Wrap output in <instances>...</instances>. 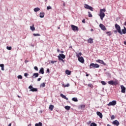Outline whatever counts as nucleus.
Listing matches in <instances>:
<instances>
[{
	"mask_svg": "<svg viewBox=\"0 0 126 126\" xmlns=\"http://www.w3.org/2000/svg\"><path fill=\"white\" fill-rule=\"evenodd\" d=\"M104 12H106V9L105 8L101 9L99 11V16L101 20H103V19H104V18L105 17Z\"/></svg>",
	"mask_w": 126,
	"mask_h": 126,
	"instance_id": "nucleus-1",
	"label": "nucleus"
},
{
	"mask_svg": "<svg viewBox=\"0 0 126 126\" xmlns=\"http://www.w3.org/2000/svg\"><path fill=\"white\" fill-rule=\"evenodd\" d=\"M108 84L109 85H115V86H117L118 84H119V81L116 80L115 81L113 80H111L108 82Z\"/></svg>",
	"mask_w": 126,
	"mask_h": 126,
	"instance_id": "nucleus-2",
	"label": "nucleus"
},
{
	"mask_svg": "<svg viewBox=\"0 0 126 126\" xmlns=\"http://www.w3.org/2000/svg\"><path fill=\"white\" fill-rule=\"evenodd\" d=\"M100 65L97 63H91L90 65V68H99Z\"/></svg>",
	"mask_w": 126,
	"mask_h": 126,
	"instance_id": "nucleus-3",
	"label": "nucleus"
},
{
	"mask_svg": "<svg viewBox=\"0 0 126 126\" xmlns=\"http://www.w3.org/2000/svg\"><path fill=\"white\" fill-rule=\"evenodd\" d=\"M71 28L73 31H77V32L79 30V29L76 26L73 25H71Z\"/></svg>",
	"mask_w": 126,
	"mask_h": 126,
	"instance_id": "nucleus-4",
	"label": "nucleus"
},
{
	"mask_svg": "<svg viewBox=\"0 0 126 126\" xmlns=\"http://www.w3.org/2000/svg\"><path fill=\"white\" fill-rule=\"evenodd\" d=\"M117 105V101L116 100H113L111 102H110L107 105L108 106H115Z\"/></svg>",
	"mask_w": 126,
	"mask_h": 126,
	"instance_id": "nucleus-5",
	"label": "nucleus"
},
{
	"mask_svg": "<svg viewBox=\"0 0 126 126\" xmlns=\"http://www.w3.org/2000/svg\"><path fill=\"white\" fill-rule=\"evenodd\" d=\"M85 8H86V9H90V10H91V11H93V7L89 6L87 4H85L84 6Z\"/></svg>",
	"mask_w": 126,
	"mask_h": 126,
	"instance_id": "nucleus-6",
	"label": "nucleus"
},
{
	"mask_svg": "<svg viewBox=\"0 0 126 126\" xmlns=\"http://www.w3.org/2000/svg\"><path fill=\"white\" fill-rule=\"evenodd\" d=\"M116 29L118 31V32H122V31H121V27H120V25H118V24H116L115 25Z\"/></svg>",
	"mask_w": 126,
	"mask_h": 126,
	"instance_id": "nucleus-7",
	"label": "nucleus"
},
{
	"mask_svg": "<svg viewBox=\"0 0 126 126\" xmlns=\"http://www.w3.org/2000/svg\"><path fill=\"white\" fill-rule=\"evenodd\" d=\"M96 63H101V64H103V65H106L107 64L103 61V60H98L96 61Z\"/></svg>",
	"mask_w": 126,
	"mask_h": 126,
	"instance_id": "nucleus-8",
	"label": "nucleus"
},
{
	"mask_svg": "<svg viewBox=\"0 0 126 126\" xmlns=\"http://www.w3.org/2000/svg\"><path fill=\"white\" fill-rule=\"evenodd\" d=\"M78 60L80 63H84V59L83 57H79Z\"/></svg>",
	"mask_w": 126,
	"mask_h": 126,
	"instance_id": "nucleus-9",
	"label": "nucleus"
},
{
	"mask_svg": "<svg viewBox=\"0 0 126 126\" xmlns=\"http://www.w3.org/2000/svg\"><path fill=\"white\" fill-rule=\"evenodd\" d=\"M114 126H119L120 125V122L118 120H115L112 122Z\"/></svg>",
	"mask_w": 126,
	"mask_h": 126,
	"instance_id": "nucleus-10",
	"label": "nucleus"
},
{
	"mask_svg": "<svg viewBox=\"0 0 126 126\" xmlns=\"http://www.w3.org/2000/svg\"><path fill=\"white\" fill-rule=\"evenodd\" d=\"M122 93H126V87L123 85L121 86Z\"/></svg>",
	"mask_w": 126,
	"mask_h": 126,
	"instance_id": "nucleus-11",
	"label": "nucleus"
},
{
	"mask_svg": "<svg viewBox=\"0 0 126 126\" xmlns=\"http://www.w3.org/2000/svg\"><path fill=\"white\" fill-rule=\"evenodd\" d=\"M99 27L101 28V29H102V30H103V31L106 30V27H105V26L102 24H100Z\"/></svg>",
	"mask_w": 126,
	"mask_h": 126,
	"instance_id": "nucleus-12",
	"label": "nucleus"
},
{
	"mask_svg": "<svg viewBox=\"0 0 126 126\" xmlns=\"http://www.w3.org/2000/svg\"><path fill=\"white\" fill-rule=\"evenodd\" d=\"M96 114L97 116H99V117L100 119H102V118H103V115H102V113H101L99 111H97L96 112Z\"/></svg>",
	"mask_w": 126,
	"mask_h": 126,
	"instance_id": "nucleus-13",
	"label": "nucleus"
},
{
	"mask_svg": "<svg viewBox=\"0 0 126 126\" xmlns=\"http://www.w3.org/2000/svg\"><path fill=\"white\" fill-rule=\"evenodd\" d=\"M61 97H62V98H63V99H65V100H68V98L66 97V96H65V95H64L63 94H60Z\"/></svg>",
	"mask_w": 126,
	"mask_h": 126,
	"instance_id": "nucleus-14",
	"label": "nucleus"
},
{
	"mask_svg": "<svg viewBox=\"0 0 126 126\" xmlns=\"http://www.w3.org/2000/svg\"><path fill=\"white\" fill-rule=\"evenodd\" d=\"M94 39L92 38H90L89 39H88V42L90 44H92L93 43V40Z\"/></svg>",
	"mask_w": 126,
	"mask_h": 126,
	"instance_id": "nucleus-15",
	"label": "nucleus"
},
{
	"mask_svg": "<svg viewBox=\"0 0 126 126\" xmlns=\"http://www.w3.org/2000/svg\"><path fill=\"white\" fill-rule=\"evenodd\" d=\"M60 57V59H65V56L63 54H59L58 57Z\"/></svg>",
	"mask_w": 126,
	"mask_h": 126,
	"instance_id": "nucleus-16",
	"label": "nucleus"
},
{
	"mask_svg": "<svg viewBox=\"0 0 126 126\" xmlns=\"http://www.w3.org/2000/svg\"><path fill=\"white\" fill-rule=\"evenodd\" d=\"M44 16H45V13L43 12H41L39 14V17L41 18H43V17H44Z\"/></svg>",
	"mask_w": 126,
	"mask_h": 126,
	"instance_id": "nucleus-17",
	"label": "nucleus"
},
{
	"mask_svg": "<svg viewBox=\"0 0 126 126\" xmlns=\"http://www.w3.org/2000/svg\"><path fill=\"white\" fill-rule=\"evenodd\" d=\"M39 73H41V74H44V68L41 67L39 70Z\"/></svg>",
	"mask_w": 126,
	"mask_h": 126,
	"instance_id": "nucleus-18",
	"label": "nucleus"
},
{
	"mask_svg": "<svg viewBox=\"0 0 126 126\" xmlns=\"http://www.w3.org/2000/svg\"><path fill=\"white\" fill-rule=\"evenodd\" d=\"M38 76H39V73H33V77L34 78H36V77H38Z\"/></svg>",
	"mask_w": 126,
	"mask_h": 126,
	"instance_id": "nucleus-19",
	"label": "nucleus"
},
{
	"mask_svg": "<svg viewBox=\"0 0 126 126\" xmlns=\"http://www.w3.org/2000/svg\"><path fill=\"white\" fill-rule=\"evenodd\" d=\"M35 126H43V124L41 122H39L38 123H36Z\"/></svg>",
	"mask_w": 126,
	"mask_h": 126,
	"instance_id": "nucleus-20",
	"label": "nucleus"
},
{
	"mask_svg": "<svg viewBox=\"0 0 126 126\" xmlns=\"http://www.w3.org/2000/svg\"><path fill=\"white\" fill-rule=\"evenodd\" d=\"M65 73H66V74H67L68 75H70V74L71 73V71H70L68 70H66Z\"/></svg>",
	"mask_w": 126,
	"mask_h": 126,
	"instance_id": "nucleus-21",
	"label": "nucleus"
},
{
	"mask_svg": "<svg viewBox=\"0 0 126 126\" xmlns=\"http://www.w3.org/2000/svg\"><path fill=\"white\" fill-rule=\"evenodd\" d=\"M30 91H32V92H37L38 90L36 88H32V89L30 90Z\"/></svg>",
	"mask_w": 126,
	"mask_h": 126,
	"instance_id": "nucleus-22",
	"label": "nucleus"
},
{
	"mask_svg": "<svg viewBox=\"0 0 126 126\" xmlns=\"http://www.w3.org/2000/svg\"><path fill=\"white\" fill-rule=\"evenodd\" d=\"M39 10H40V8H39V7H36L34 9V11L35 12H37L39 11Z\"/></svg>",
	"mask_w": 126,
	"mask_h": 126,
	"instance_id": "nucleus-23",
	"label": "nucleus"
},
{
	"mask_svg": "<svg viewBox=\"0 0 126 126\" xmlns=\"http://www.w3.org/2000/svg\"><path fill=\"white\" fill-rule=\"evenodd\" d=\"M82 55V53H81V52H80V53H78L77 55H76V57H77V58H80L81 57V56Z\"/></svg>",
	"mask_w": 126,
	"mask_h": 126,
	"instance_id": "nucleus-24",
	"label": "nucleus"
},
{
	"mask_svg": "<svg viewBox=\"0 0 126 126\" xmlns=\"http://www.w3.org/2000/svg\"><path fill=\"white\" fill-rule=\"evenodd\" d=\"M54 109V105H50L49 106V110H50L51 111H53V109Z\"/></svg>",
	"mask_w": 126,
	"mask_h": 126,
	"instance_id": "nucleus-25",
	"label": "nucleus"
},
{
	"mask_svg": "<svg viewBox=\"0 0 126 126\" xmlns=\"http://www.w3.org/2000/svg\"><path fill=\"white\" fill-rule=\"evenodd\" d=\"M63 87H69V83H67L66 85H64V84H63Z\"/></svg>",
	"mask_w": 126,
	"mask_h": 126,
	"instance_id": "nucleus-26",
	"label": "nucleus"
},
{
	"mask_svg": "<svg viewBox=\"0 0 126 126\" xmlns=\"http://www.w3.org/2000/svg\"><path fill=\"white\" fill-rule=\"evenodd\" d=\"M72 101H74V102H77L78 100L77 99V98L76 97H73L72 99Z\"/></svg>",
	"mask_w": 126,
	"mask_h": 126,
	"instance_id": "nucleus-27",
	"label": "nucleus"
},
{
	"mask_svg": "<svg viewBox=\"0 0 126 126\" xmlns=\"http://www.w3.org/2000/svg\"><path fill=\"white\" fill-rule=\"evenodd\" d=\"M46 86V83H43L40 85V87H45Z\"/></svg>",
	"mask_w": 126,
	"mask_h": 126,
	"instance_id": "nucleus-28",
	"label": "nucleus"
},
{
	"mask_svg": "<svg viewBox=\"0 0 126 126\" xmlns=\"http://www.w3.org/2000/svg\"><path fill=\"white\" fill-rule=\"evenodd\" d=\"M65 110H70V106H65Z\"/></svg>",
	"mask_w": 126,
	"mask_h": 126,
	"instance_id": "nucleus-29",
	"label": "nucleus"
},
{
	"mask_svg": "<svg viewBox=\"0 0 126 126\" xmlns=\"http://www.w3.org/2000/svg\"><path fill=\"white\" fill-rule=\"evenodd\" d=\"M90 126H97V124L95 123H92L91 124Z\"/></svg>",
	"mask_w": 126,
	"mask_h": 126,
	"instance_id": "nucleus-30",
	"label": "nucleus"
},
{
	"mask_svg": "<svg viewBox=\"0 0 126 126\" xmlns=\"http://www.w3.org/2000/svg\"><path fill=\"white\" fill-rule=\"evenodd\" d=\"M6 49H7V50H8L9 51H10V50H11V49H12V48L11 47V46H7Z\"/></svg>",
	"mask_w": 126,
	"mask_h": 126,
	"instance_id": "nucleus-31",
	"label": "nucleus"
},
{
	"mask_svg": "<svg viewBox=\"0 0 126 126\" xmlns=\"http://www.w3.org/2000/svg\"><path fill=\"white\" fill-rule=\"evenodd\" d=\"M33 36H34L35 37H37L38 36H41V34H39V33H33Z\"/></svg>",
	"mask_w": 126,
	"mask_h": 126,
	"instance_id": "nucleus-32",
	"label": "nucleus"
},
{
	"mask_svg": "<svg viewBox=\"0 0 126 126\" xmlns=\"http://www.w3.org/2000/svg\"><path fill=\"white\" fill-rule=\"evenodd\" d=\"M31 30L32 31H34L35 30V27H34V25H33L32 27H31Z\"/></svg>",
	"mask_w": 126,
	"mask_h": 126,
	"instance_id": "nucleus-33",
	"label": "nucleus"
},
{
	"mask_svg": "<svg viewBox=\"0 0 126 126\" xmlns=\"http://www.w3.org/2000/svg\"><path fill=\"white\" fill-rule=\"evenodd\" d=\"M88 86H89V87H91V88H93V85H92V84H89Z\"/></svg>",
	"mask_w": 126,
	"mask_h": 126,
	"instance_id": "nucleus-34",
	"label": "nucleus"
},
{
	"mask_svg": "<svg viewBox=\"0 0 126 126\" xmlns=\"http://www.w3.org/2000/svg\"><path fill=\"white\" fill-rule=\"evenodd\" d=\"M58 59L60 61H62V62H63V63H64V61H63V59L62 58H61L60 57H58Z\"/></svg>",
	"mask_w": 126,
	"mask_h": 126,
	"instance_id": "nucleus-35",
	"label": "nucleus"
},
{
	"mask_svg": "<svg viewBox=\"0 0 126 126\" xmlns=\"http://www.w3.org/2000/svg\"><path fill=\"white\" fill-rule=\"evenodd\" d=\"M101 83L102 84V85H106V84H107V83L106 82H105V81H101Z\"/></svg>",
	"mask_w": 126,
	"mask_h": 126,
	"instance_id": "nucleus-36",
	"label": "nucleus"
},
{
	"mask_svg": "<svg viewBox=\"0 0 126 126\" xmlns=\"http://www.w3.org/2000/svg\"><path fill=\"white\" fill-rule=\"evenodd\" d=\"M89 14V17H92V14H91V12H88Z\"/></svg>",
	"mask_w": 126,
	"mask_h": 126,
	"instance_id": "nucleus-37",
	"label": "nucleus"
},
{
	"mask_svg": "<svg viewBox=\"0 0 126 126\" xmlns=\"http://www.w3.org/2000/svg\"><path fill=\"white\" fill-rule=\"evenodd\" d=\"M80 107L81 108H85L86 106L84 104H82L80 105Z\"/></svg>",
	"mask_w": 126,
	"mask_h": 126,
	"instance_id": "nucleus-38",
	"label": "nucleus"
},
{
	"mask_svg": "<svg viewBox=\"0 0 126 126\" xmlns=\"http://www.w3.org/2000/svg\"><path fill=\"white\" fill-rule=\"evenodd\" d=\"M111 120H115V115H112L111 116Z\"/></svg>",
	"mask_w": 126,
	"mask_h": 126,
	"instance_id": "nucleus-39",
	"label": "nucleus"
},
{
	"mask_svg": "<svg viewBox=\"0 0 126 126\" xmlns=\"http://www.w3.org/2000/svg\"><path fill=\"white\" fill-rule=\"evenodd\" d=\"M47 10H49V9H52V7L51 6H49L47 7Z\"/></svg>",
	"mask_w": 126,
	"mask_h": 126,
	"instance_id": "nucleus-40",
	"label": "nucleus"
},
{
	"mask_svg": "<svg viewBox=\"0 0 126 126\" xmlns=\"http://www.w3.org/2000/svg\"><path fill=\"white\" fill-rule=\"evenodd\" d=\"M106 34H107V36H110V35L112 34V33L110 32H107Z\"/></svg>",
	"mask_w": 126,
	"mask_h": 126,
	"instance_id": "nucleus-41",
	"label": "nucleus"
},
{
	"mask_svg": "<svg viewBox=\"0 0 126 126\" xmlns=\"http://www.w3.org/2000/svg\"><path fill=\"white\" fill-rule=\"evenodd\" d=\"M34 69H35V70H36V71H38V70H39L38 69V67H37L36 66L34 67Z\"/></svg>",
	"mask_w": 126,
	"mask_h": 126,
	"instance_id": "nucleus-42",
	"label": "nucleus"
},
{
	"mask_svg": "<svg viewBox=\"0 0 126 126\" xmlns=\"http://www.w3.org/2000/svg\"><path fill=\"white\" fill-rule=\"evenodd\" d=\"M18 79H22V76L21 75H18Z\"/></svg>",
	"mask_w": 126,
	"mask_h": 126,
	"instance_id": "nucleus-43",
	"label": "nucleus"
},
{
	"mask_svg": "<svg viewBox=\"0 0 126 126\" xmlns=\"http://www.w3.org/2000/svg\"><path fill=\"white\" fill-rule=\"evenodd\" d=\"M122 32H126V28L125 27H124V29L122 30Z\"/></svg>",
	"mask_w": 126,
	"mask_h": 126,
	"instance_id": "nucleus-44",
	"label": "nucleus"
},
{
	"mask_svg": "<svg viewBox=\"0 0 126 126\" xmlns=\"http://www.w3.org/2000/svg\"><path fill=\"white\" fill-rule=\"evenodd\" d=\"M121 35H123V34H126V32H119Z\"/></svg>",
	"mask_w": 126,
	"mask_h": 126,
	"instance_id": "nucleus-45",
	"label": "nucleus"
},
{
	"mask_svg": "<svg viewBox=\"0 0 126 126\" xmlns=\"http://www.w3.org/2000/svg\"><path fill=\"white\" fill-rule=\"evenodd\" d=\"M0 67H4V65L3 64H0Z\"/></svg>",
	"mask_w": 126,
	"mask_h": 126,
	"instance_id": "nucleus-46",
	"label": "nucleus"
},
{
	"mask_svg": "<svg viewBox=\"0 0 126 126\" xmlns=\"http://www.w3.org/2000/svg\"><path fill=\"white\" fill-rule=\"evenodd\" d=\"M29 89H33V87L32 86H30L29 87Z\"/></svg>",
	"mask_w": 126,
	"mask_h": 126,
	"instance_id": "nucleus-47",
	"label": "nucleus"
},
{
	"mask_svg": "<svg viewBox=\"0 0 126 126\" xmlns=\"http://www.w3.org/2000/svg\"><path fill=\"white\" fill-rule=\"evenodd\" d=\"M57 63V61H51V63Z\"/></svg>",
	"mask_w": 126,
	"mask_h": 126,
	"instance_id": "nucleus-48",
	"label": "nucleus"
},
{
	"mask_svg": "<svg viewBox=\"0 0 126 126\" xmlns=\"http://www.w3.org/2000/svg\"><path fill=\"white\" fill-rule=\"evenodd\" d=\"M82 22L83 23H85V19H83L82 21Z\"/></svg>",
	"mask_w": 126,
	"mask_h": 126,
	"instance_id": "nucleus-49",
	"label": "nucleus"
},
{
	"mask_svg": "<svg viewBox=\"0 0 126 126\" xmlns=\"http://www.w3.org/2000/svg\"><path fill=\"white\" fill-rule=\"evenodd\" d=\"M41 80V78H39L37 79V81H40Z\"/></svg>",
	"mask_w": 126,
	"mask_h": 126,
	"instance_id": "nucleus-50",
	"label": "nucleus"
},
{
	"mask_svg": "<svg viewBox=\"0 0 126 126\" xmlns=\"http://www.w3.org/2000/svg\"><path fill=\"white\" fill-rule=\"evenodd\" d=\"M24 75L25 76H27V75H28V74L27 73H26Z\"/></svg>",
	"mask_w": 126,
	"mask_h": 126,
	"instance_id": "nucleus-51",
	"label": "nucleus"
},
{
	"mask_svg": "<svg viewBox=\"0 0 126 126\" xmlns=\"http://www.w3.org/2000/svg\"><path fill=\"white\" fill-rule=\"evenodd\" d=\"M1 70H4V67L1 68Z\"/></svg>",
	"mask_w": 126,
	"mask_h": 126,
	"instance_id": "nucleus-52",
	"label": "nucleus"
},
{
	"mask_svg": "<svg viewBox=\"0 0 126 126\" xmlns=\"http://www.w3.org/2000/svg\"><path fill=\"white\" fill-rule=\"evenodd\" d=\"M47 72H50V69H47Z\"/></svg>",
	"mask_w": 126,
	"mask_h": 126,
	"instance_id": "nucleus-53",
	"label": "nucleus"
},
{
	"mask_svg": "<svg viewBox=\"0 0 126 126\" xmlns=\"http://www.w3.org/2000/svg\"><path fill=\"white\" fill-rule=\"evenodd\" d=\"M25 63H28V61L26 60V61H25Z\"/></svg>",
	"mask_w": 126,
	"mask_h": 126,
	"instance_id": "nucleus-54",
	"label": "nucleus"
},
{
	"mask_svg": "<svg viewBox=\"0 0 126 126\" xmlns=\"http://www.w3.org/2000/svg\"><path fill=\"white\" fill-rule=\"evenodd\" d=\"M124 45H126V41L124 42Z\"/></svg>",
	"mask_w": 126,
	"mask_h": 126,
	"instance_id": "nucleus-55",
	"label": "nucleus"
},
{
	"mask_svg": "<svg viewBox=\"0 0 126 126\" xmlns=\"http://www.w3.org/2000/svg\"><path fill=\"white\" fill-rule=\"evenodd\" d=\"M8 126H11V123H10Z\"/></svg>",
	"mask_w": 126,
	"mask_h": 126,
	"instance_id": "nucleus-56",
	"label": "nucleus"
},
{
	"mask_svg": "<svg viewBox=\"0 0 126 126\" xmlns=\"http://www.w3.org/2000/svg\"><path fill=\"white\" fill-rule=\"evenodd\" d=\"M61 53L62 54H63L64 52H63V51H61Z\"/></svg>",
	"mask_w": 126,
	"mask_h": 126,
	"instance_id": "nucleus-57",
	"label": "nucleus"
},
{
	"mask_svg": "<svg viewBox=\"0 0 126 126\" xmlns=\"http://www.w3.org/2000/svg\"><path fill=\"white\" fill-rule=\"evenodd\" d=\"M86 76H89V74H87L86 75Z\"/></svg>",
	"mask_w": 126,
	"mask_h": 126,
	"instance_id": "nucleus-58",
	"label": "nucleus"
},
{
	"mask_svg": "<svg viewBox=\"0 0 126 126\" xmlns=\"http://www.w3.org/2000/svg\"><path fill=\"white\" fill-rule=\"evenodd\" d=\"M57 52L59 53L60 52V49H58Z\"/></svg>",
	"mask_w": 126,
	"mask_h": 126,
	"instance_id": "nucleus-59",
	"label": "nucleus"
},
{
	"mask_svg": "<svg viewBox=\"0 0 126 126\" xmlns=\"http://www.w3.org/2000/svg\"><path fill=\"white\" fill-rule=\"evenodd\" d=\"M63 6H65V4L64 3H63Z\"/></svg>",
	"mask_w": 126,
	"mask_h": 126,
	"instance_id": "nucleus-60",
	"label": "nucleus"
},
{
	"mask_svg": "<svg viewBox=\"0 0 126 126\" xmlns=\"http://www.w3.org/2000/svg\"><path fill=\"white\" fill-rule=\"evenodd\" d=\"M28 126H31V124H30Z\"/></svg>",
	"mask_w": 126,
	"mask_h": 126,
	"instance_id": "nucleus-61",
	"label": "nucleus"
},
{
	"mask_svg": "<svg viewBox=\"0 0 126 126\" xmlns=\"http://www.w3.org/2000/svg\"><path fill=\"white\" fill-rule=\"evenodd\" d=\"M124 25H126V22L124 23Z\"/></svg>",
	"mask_w": 126,
	"mask_h": 126,
	"instance_id": "nucleus-62",
	"label": "nucleus"
},
{
	"mask_svg": "<svg viewBox=\"0 0 126 126\" xmlns=\"http://www.w3.org/2000/svg\"><path fill=\"white\" fill-rule=\"evenodd\" d=\"M94 30H93V29H91V31H92V32H93V31H94Z\"/></svg>",
	"mask_w": 126,
	"mask_h": 126,
	"instance_id": "nucleus-63",
	"label": "nucleus"
},
{
	"mask_svg": "<svg viewBox=\"0 0 126 126\" xmlns=\"http://www.w3.org/2000/svg\"><path fill=\"white\" fill-rule=\"evenodd\" d=\"M107 126H111V125L108 124V125H107Z\"/></svg>",
	"mask_w": 126,
	"mask_h": 126,
	"instance_id": "nucleus-64",
	"label": "nucleus"
}]
</instances>
